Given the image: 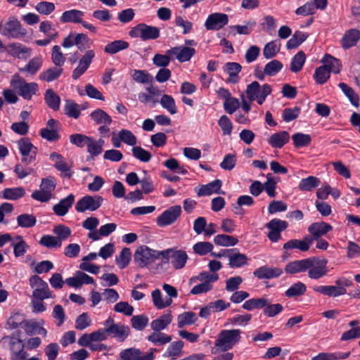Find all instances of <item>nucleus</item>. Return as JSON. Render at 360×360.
<instances>
[{"label": "nucleus", "instance_id": "obj_27", "mask_svg": "<svg viewBox=\"0 0 360 360\" xmlns=\"http://www.w3.org/2000/svg\"><path fill=\"white\" fill-rule=\"evenodd\" d=\"M34 279L41 283V288H36L33 291L32 296L40 301L51 297V292L49 290L47 283L42 280L41 278H36Z\"/></svg>", "mask_w": 360, "mask_h": 360}, {"label": "nucleus", "instance_id": "obj_38", "mask_svg": "<svg viewBox=\"0 0 360 360\" xmlns=\"http://www.w3.org/2000/svg\"><path fill=\"white\" fill-rule=\"evenodd\" d=\"M269 304V300L264 297L252 298L244 302L243 309L252 311L255 309H264Z\"/></svg>", "mask_w": 360, "mask_h": 360}, {"label": "nucleus", "instance_id": "obj_63", "mask_svg": "<svg viewBox=\"0 0 360 360\" xmlns=\"http://www.w3.org/2000/svg\"><path fill=\"white\" fill-rule=\"evenodd\" d=\"M118 136L120 138L122 142L129 146H135L137 142V139L133 133L128 129H122L118 134Z\"/></svg>", "mask_w": 360, "mask_h": 360}, {"label": "nucleus", "instance_id": "obj_21", "mask_svg": "<svg viewBox=\"0 0 360 360\" xmlns=\"http://www.w3.org/2000/svg\"><path fill=\"white\" fill-rule=\"evenodd\" d=\"M360 39V32L356 29H350L345 32L341 39L342 47L348 49L355 46Z\"/></svg>", "mask_w": 360, "mask_h": 360}, {"label": "nucleus", "instance_id": "obj_6", "mask_svg": "<svg viewBox=\"0 0 360 360\" xmlns=\"http://www.w3.org/2000/svg\"><path fill=\"white\" fill-rule=\"evenodd\" d=\"M103 202V198L101 195H86L77 201L75 210L78 212H84L86 210L95 211L101 206Z\"/></svg>", "mask_w": 360, "mask_h": 360}, {"label": "nucleus", "instance_id": "obj_60", "mask_svg": "<svg viewBox=\"0 0 360 360\" xmlns=\"http://www.w3.org/2000/svg\"><path fill=\"white\" fill-rule=\"evenodd\" d=\"M53 232L57 236V239L60 242L68 239L71 235L70 229L63 224L56 226L53 229Z\"/></svg>", "mask_w": 360, "mask_h": 360}, {"label": "nucleus", "instance_id": "obj_51", "mask_svg": "<svg viewBox=\"0 0 360 360\" xmlns=\"http://www.w3.org/2000/svg\"><path fill=\"white\" fill-rule=\"evenodd\" d=\"M42 65V59L41 57H35L31 59L27 65L21 68V72H27L30 75H35Z\"/></svg>", "mask_w": 360, "mask_h": 360}, {"label": "nucleus", "instance_id": "obj_11", "mask_svg": "<svg viewBox=\"0 0 360 360\" xmlns=\"http://www.w3.org/2000/svg\"><path fill=\"white\" fill-rule=\"evenodd\" d=\"M229 22V16L223 13H213L208 15L205 22L207 30H219Z\"/></svg>", "mask_w": 360, "mask_h": 360}, {"label": "nucleus", "instance_id": "obj_41", "mask_svg": "<svg viewBox=\"0 0 360 360\" xmlns=\"http://www.w3.org/2000/svg\"><path fill=\"white\" fill-rule=\"evenodd\" d=\"M129 46L127 41L123 40H115L111 43L108 44L104 49V51L109 54H115L117 52L127 49Z\"/></svg>", "mask_w": 360, "mask_h": 360}, {"label": "nucleus", "instance_id": "obj_1", "mask_svg": "<svg viewBox=\"0 0 360 360\" xmlns=\"http://www.w3.org/2000/svg\"><path fill=\"white\" fill-rule=\"evenodd\" d=\"M271 93V87L265 84L260 86L258 82L254 81L247 86L246 90L240 94L241 109L245 112L251 110L254 101L259 105H262L267 96Z\"/></svg>", "mask_w": 360, "mask_h": 360}, {"label": "nucleus", "instance_id": "obj_3", "mask_svg": "<svg viewBox=\"0 0 360 360\" xmlns=\"http://www.w3.org/2000/svg\"><path fill=\"white\" fill-rule=\"evenodd\" d=\"M158 250L150 248L146 245L139 247L134 252V261L140 268L148 267L157 259Z\"/></svg>", "mask_w": 360, "mask_h": 360}, {"label": "nucleus", "instance_id": "obj_13", "mask_svg": "<svg viewBox=\"0 0 360 360\" xmlns=\"http://www.w3.org/2000/svg\"><path fill=\"white\" fill-rule=\"evenodd\" d=\"M314 257H309L301 260H295L289 262L285 267V271L288 274H294L300 272H304L313 266Z\"/></svg>", "mask_w": 360, "mask_h": 360}, {"label": "nucleus", "instance_id": "obj_17", "mask_svg": "<svg viewBox=\"0 0 360 360\" xmlns=\"http://www.w3.org/2000/svg\"><path fill=\"white\" fill-rule=\"evenodd\" d=\"M282 273L283 270L281 268L263 266L257 269L253 272V275L259 279H271L280 276Z\"/></svg>", "mask_w": 360, "mask_h": 360}, {"label": "nucleus", "instance_id": "obj_19", "mask_svg": "<svg viewBox=\"0 0 360 360\" xmlns=\"http://www.w3.org/2000/svg\"><path fill=\"white\" fill-rule=\"evenodd\" d=\"M75 197L73 194L68 195L66 198L61 199L59 202L53 207L54 213L59 216H65L75 202Z\"/></svg>", "mask_w": 360, "mask_h": 360}, {"label": "nucleus", "instance_id": "obj_33", "mask_svg": "<svg viewBox=\"0 0 360 360\" xmlns=\"http://www.w3.org/2000/svg\"><path fill=\"white\" fill-rule=\"evenodd\" d=\"M131 77L136 82L142 84H152L154 82L153 77L146 70H133Z\"/></svg>", "mask_w": 360, "mask_h": 360}, {"label": "nucleus", "instance_id": "obj_7", "mask_svg": "<svg viewBox=\"0 0 360 360\" xmlns=\"http://www.w3.org/2000/svg\"><path fill=\"white\" fill-rule=\"evenodd\" d=\"M182 212L180 205L171 206L157 217L156 223L160 227H165L174 224Z\"/></svg>", "mask_w": 360, "mask_h": 360}, {"label": "nucleus", "instance_id": "obj_16", "mask_svg": "<svg viewBox=\"0 0 360 360\" xmlns=\"http://www.w3.org/2000/svg\"><path fill=\"white\" fill-rule=\"evenodd\" d=\"M105 331L108 335L117 339L120 342L124 341L130 334V328L128 326H125L120 323L117 325L111 326L105 328Z\"/></svg>", "mask_w": 360, "mask_h": 360}, {"label": "nucleus", "instance_id": "obj_46", "mask_svg": "<svg viewBox=\"0 0 360 360\" xmlns=\"http://www.w3.org/2000/svg\"><path fill=\"white\" fill-rule=\"evenodd\" d=\"M307 290L306 285L302 282L292 284L285 292L288 297H296L302 295Z\"/></svg>", "mask_w": 360, "mask_h": 360}, {"label": "nucleus", "instance_id": "obj_59", "mask_svg": "<svg viewBox=\"0 0 360 360\" xmlns=\"http://www.w3.org/2000/svg\"><path fill=\"white\" fill-rule=\"evenodd\" d=\"M330 73V70L323 65L316 69L314 77L318 84H323L329 79Z\"/></svg>", "mask_w": 360, "mask_h": 360}, {"label": "nucleus", "instance_id": "obj_30", "mask_svg": "<svg viewBox=\"0 0 360 360\" xmlns=\"http://www.w3.org/2000/svg\"><path fill=\"white\" fill-rule=\"evenodd\" d=\"M172 320V315L171 311H169L167 314L162 315L160 318L153 320L151 322V328L156 332L161 331L165 329Z\"/></svg>", "mask_w": 360, "mask_h": 360}, {"label": "nucleus", "instance_id": "obj_34", "mask_svg": "<svg viewBox=\"0 0 360 360\" xmlns=\"http://www.w3.org/2000/svg\"><path fill=\"white\" fill-rule=\"evenodd\" d=\"M241 65L235 62H229L225 64L224 70L229 75V81L233 84H236L238 82V74L241 70Z\"/></svg>", "mask_w": 360, "mask_h": 360}, {"label": "nucleus", "instance_id": "obj_9", "mask_svg": "<svg viewBox=\"0 0 360 360\" xmlns=\"http://www.w3.org/2000/svg\"><path fill=\"white\" fill-rule=\"evenodd\" d=\"M217 95L219 98L224 100L223 106L227 112H235L241 107V101L232 96L228 89L223 87L219 88L217 91Z\"/></svg>", "mask_w": 360, "mask_h": 360}, {"label": "nucleus", "instance_id": "obj_20", "mask_svg": "<svg viewBox=\"0 0 360 360\" xmlns=\"http://www.w3.org/2000/svg\"><path fill=\"white\" fill-rule=\"evenodd\" d=\"M169 256L171 264L175 269H181L185 266L188 259V255L185 251L172 248Z\"/></svg>", "mask_w": 360, "mask_h": 360}, {"label": "nucleus", "instance_id": "obj_61", "mask_svg": "<svg viewBox=\"0 0 360 360\" xmlns=\"http://www.w3.org/2000/svg\"><path fill=\"white\" fill-rule=\"evenodd\" d=\"M172 58V55H169L167 51L164 55L160 53L155 54L153 56V63L157 67L165 68L169 64Z\"/></svg>", "mask_w": 360, "mask_h": 360}, {"label": "nucleus", "instance_id": "obj_62", "mask_svg": "<svg viewBox=\"0 0 360 360\" xmlns=\"http://www.w3.org/2000/svg\"><path fill=\"white\" fill-rule=\"evenodd\" d=\"M277 181L271 176L270 174L266 175V181L263 184L264 190L266 191L268 195L274 198L276 195V188Z\"/></svg>", "mask_w": 360, "mask_h": 360}, {"label": "nucleus", "instance_id": "obj_22", "mask_svg": "<svg viewBox=\"0 0 360 360\" xmlns=\"http://www.w3.org/2000/svg\"><path fill=\"white\" fill-rule=\"evenodd\" d=\"M8 52L10 55L20 58L26 59L30 56L31 49L19 43H12L8 46Z\"/></svg>", "mask_w": 360, "mask_h": 360}, {"label": "nucleus", "instance_id": "obj_39", "mask_svg": "<svg viewBox=\"0 0 360 360\" xmlns=\"http://www.w3.org/2000/svg\"><path fill=\"white\" fill-rule=\"evenodd\" d=\"M83 15L84 13L82 11L72 9L64 12L60 17V21L63 23L70 22L80 23Z\"/></svg>", "mask_w": 360, "mask_h": 360}, {"label": "nucleus", "instance_id": "obj_29", "mask_svg": "<svg viewBox=\"0 0 360 360\" xmlns=\"http://www.w3.org/2000/svg\"><path fill=\"white\" fill-rule=\"evenodd\" d=\"M323 66L330 70V72L338 74L341 70V62L333 56L326 54L321 60Z\"/></svg>", "mask_w": 360, "mask_h": 360}, {"label": "nucleus", "instance_id": "obj_54", "mask_svg": "<svg viewBox=\"0 0 360 360\" xmlns=\"http://www.w3.org/2000/svg\"><path fill=\"white\" fill-rule=\"evenodd\" d=\"M62 68H51L40 74L39 78L46 82H51L57 79L62 73Z\"/></svg>", "mask_w": 360, "mask_h": 360}, {"label": "nucleus", "instance_id": "obj_15", "mask_svg": "<svg viewBox=\"0 0 360 360\" xmlns=\"http://www.w3.org/2000/svg\"><path fill=\"white\" fill-rule=\"evenodd\" d=\"M94 56L95 53L93 50H89L85 53L79 60L78 66L72 72L74 79H77L87 70Z\"/></svg>", "mask_w": 360, "mask_h": 360}, {"label": "nucleus", "instance_id": "obj_40", "mask_svg": "<svg viewBox=\"0 0 360 360\" xmlns=\"http://www.w3.org/2000/svg\"><path fill=\"white\" fill-rule=\"evenodd\" d=\"M44 99L48 106L53 111L59 110L60 98L53 89H49L46 91Z\"/></svg>", "mask_w": 360, "mask_h": 360}, {"label": "nucleus", "instance_id": "obj_43", "mask_svg": "<svg viewBox=\"0 0 360 360\" xmlns=\"http://www.w3.org/2000/svg\"><path fill=\"white\" fill-rule=\"evenodd\" d=\"M214 243L217 245L224 247L234 246L238 243V240L236 237L232 236L219 234L214 237Z\"/></svg>", "mask_w": 360, "mask_h": 360}, {"label": "nucleus", "instance_id": "obj_42", "mask_svg": "<svg viewBox=\"0 0 360 360\" xmlns=\"http://www.w3.org/2000/svg\"><path fill=\"white\" fill-rule=\"evenodd\" d=\"M147 339L155 345H164L171 342L172 336L161 333L160 331H155L148 336Z\"/></svg>", "mask_w": 360, "mask_h": 360}, {"label": "nucleus", "instance_id": "obj_12", "mask_svg": "<svg viewBox=\"0 0 360 360\" xmlns=\"http://www.w3.org/2000/svg\"><path fill=\"white\" fill-rule=\"evenodd\" d=\"M315 260L314 261L313 266L309 268L308 276L311 279H319L328 273L326 259H320L318 257H314Z\"/></svg>", "mask_w": 360, "mask_h": 360}, {"label": "nucleus", "instance_id": "obj_44", "mask_svg": "<svg viewBox=\"0 0 360 360\" xmlns=\"http://www.w3.org/2000/svg\"><path fill=\"white\" fill-rule=\"evenodd\" d=\"M131 252L129 248H124L120 255L116 257L115 262L117 265L123 269L126 268L131 260Z\"/></svg>", "mask_w": 360, "mask_h": 360}, {"label": "nucleus", "instance_id": "obj_53", "mask_svg": "<svg viewBox=\"0 0 360 360\" xmlns=\"http://www.w3.org/2000/svg\"><path fill=\"white\" fill-rule=\"evenodd\" d=\"M131 151L133 156L141 162H148L151 160V153L141 146H134Z\"/></svg>", "mask_w": 360, "mask_h": 360}, {"label": "nucleus", "instance_id": "obj_14", "mask_svg": "<svg viewBox=\"0 0 360 360\" xmlns=\"http://www.w3.org/2000/svg\"><path fill=\"white\" fill-rule=\"evenodd\" d=\"M167 53L172 55L173 58L175 56L179 62L183 63L190 60L195 55V50L188 46H179L167 50Z\"/></svg>", "mask_w": 360, "mask_h": 360}, {"label": "nucleus", "instance_id": "obj_8", "mask_svg": "<svg viewBox=\"0 0 360 360\" xmlns=\"http://www.w3.org/2000/svg\"><path fill=\"white\" fill-rule=\"evenodd\" d=\"M0 33L4 36L18 39L24 37L27 32L22 27L20 22L16 19H10L2 26L0 25Z\"/></svg>", "mask_w": 360, "mask_h": 360}, {"label": "nucleus", "instance_id": "obj_49", "mask_svg": "<svg viewBox=\"0 0 360 360\" xmlns=\"http://www.w3.org/2000/svg\"><path fill=\"white\" fill-rule=\"evenodd\" d=\"M292 139L295 147L297 148L307 146L311 141L310 135L300 132L293 134Z\"/></svg>", "mask_w": 360, "mask_h": 360}, {"label": "nucleus", "instance_id": "obj_50", "mask_svg": "<svg viewBox=\"0 0 360 360\" xmlns=\"http://www.w3.org/2000/svg\"><path fill=\"white\" fill-rule=\"evenodd\" d=\"M178 327L181 328L186 325H191L197 321L196 315L194 312H184L178 316Z\"/></svg>", "mask_w": 360, "mask_h": 360}, {"label": "nucleus", "instance_id": "obj_64", "mask_svg": "<svg viewBox=\"0 0 360 360\" xmlns=\"http://www.w3.org/2000/svg\"><path fill=\"white\" fill-rule=\"evenodd\" d=\"M283 68V64L278 60H273L265 65V73L269 76H274Z\"/></svg>", "mask_w": 360, "mask_h": 360}, {"label": "nucleus", "instance_id": "obj_35", "mask_svg": "<svg viewBox=\"0 0 360 360\" xmlns=\"http://www.w3.org/2000/svg\"><path fill=\"white\" fill-rule=\"evenodd\" d=\"M25 194L22 187L7 188L1 192V198L10 200H17Z\"/></svg>", "mask_w": 360, "mask_h": 360}, {"label": "nucleus", "instance_id": "obj_5", "mask_svg": "<svg viewBox=\"0 0 360 360\" xmlns=\"http://www.w3.org/2000/svg\"><path fill=\"white\" fill-rule=\"evenodd\" d=\"M129 35L131 37H140L143 41L155 39L160 36V30L156 27L140 23L130 30Z\"/></svg>", "mask_w": 360, "mask_h": 360}, {"label": "nucleus", "instance_id": "obj_48", "mask_svg": "<svg viewBox=\"0 0 360 360\" xmlns=\"http://www.w3.org/2000/svg\"><path fill=\"white\" fill-rule=\"evenodd\" d=\"M18 225L22 228H31L35 226L37 219L30 214H22L17 217Z\"/></svg>", "mask_w": 360, "mask_h": 360}, {"label": "nucleus", "instance_id": "obj_47", "mask_svg": "<svg viewBox=\"0 0 360 360\" xmlns=\"http://www.w3.org/2000/svg\"><path fill=\"white\" fill-rule=\"evenodd\" d=\"M306 56L303 51H300L294 56L290 63V70L297 73L300 72L305 62Z\"/></svg>", "mask_w": 360, "mask_h": 360}, {"label": "nucleus", "instance_id": "obj_55", "mask_svg": "<svg viewBox=\"0 0 360 360\" xmlns=\"http://www.w3.org/2000/svg\"><path fill=\"white\" fill-rule=\"evenodd\" d=\"M256 25V22L253 20H250L245 22L243 25H237L231 26L230 28L235 29L239 34H250Z\"/></svg>", "mask_w": 360, "mask_h": 360}, {"label": "nucleus", "instance_id": "obj_32", "mask_svg": "<svg viewBox=\"0 0 360 360\" xmlns=\"http://www.w3.org/2000/svg\"><path fill=\"white\" fill-rule=\"evenodd\" d=\"M320 183L321 181L319 178L314 176H309L300 180L298 188L302 191H311L317 188Z\"/></svg>", "mask_w": 360, "mask_h": 360}, {"label": "nucleus", "instance_id": "obj_28", "mask_svg": "<svg viewBox=\"0 0 360 360\" xmlns=\"http://www.w3.org/2000/svg\"><path fill=\"white\" fill-rule=\"evenodd\" d=\"M8 345L12 352L11 360H25L28 356V354L24 352L25 345L23 342H11Z\"/></svg>", "mask_w": 360, "mask_h": 360}, {"label": "nucleus", "instance_id": "obj_52", "mask_svg": "<svg viewBox=\"0 0 360 360\" xmlns=\"http://www.w3.org/2000/svg\"><path fill=\"white\" fill-rule=\"evenodd\" d=\"M148 318L143 314L134 316L131 319L132 328L137 330H143L148 324Z\"/></svg>", "mask_w": 360, "mask_h": 360}, {"label": "nucleus", "instance_id": "obj_25", "mask_svg": "<svg viewBox=\"0 0 360 360\" xmlns=\"http://www.w3.org/2000/svg\"><path fill=\"white\" fill-rule=\"evenodd\" d=\"M290 140V134L285 131L273 134L268 140V143L276 148H281Z\"/></svg>", "mask_w": 360, "mask_h": 360}, {"label": "nucleus", "instance_id": "obj_57", "mask_svg": "<svg viewBox=\"0 0 360 360\" xmlns=\"http://www.w3.org/2000/svg\"><path fill=\"white\" fill-rule=\"evenodd\" d=\"M26 320L23 314L20 313H13L8 319L7 323L10 328L15 329L19 326L23 328Z\"/></svg>", "mask_w": 360, "mask_h": 360}, {"label": "nucleus", "instance_id": "obj_37", "mask_svg": "<svg viewBox=\"0 0 360 360\" xmlns=\"http://www.w3.org/2000/svg\"><path fill=\"white\" fill-rule=\"evenodd\" d=\"M20 153L22 156L29 155L33 153H37V148L35 147L28 138H21L18 141Z\"/></svg>", "mask_w": 360, "mask_h": 360}, {"label": "nucleus", "instance_id": "obj_2", "mask_svg": "<svg viewBox=\"0 0 360 360\" xmlns=\"http://www.w3.org/2000/svg\"><path fill=\"white\" fill-rule=\"evenodd\" d=\"M240 333L241 331L239 329L221 330L214 342V346L211 349L212 354H217L219 352H225L231 349L236 344L240 342Z\"/></svg>", "mask_w": 360, "mask_h": 360}, {"label": "nucleus", "instance_id": "obj_10", "mask_svg": "<svg viewBox=\"0 0 360 360\" xmlns=\"http://www.w3.org/2000/svg\"><path fill=\"white\" fill-rule=\"evenodd\" d=\"M288 226L287 221L273 219L266 224V227L269 229L267 234L268 238L273 243L278 242L281 238V232L285 230Z\"/></svg>", "mask_w": 360, "mask_h": 360}, {"label": "nucleus", "instance_id": "obj_24", "mask_svg": "<svg viewBox=\"0 0 360 360\" xmlns=\"http://www.w3.org/2000/svg\"><path fill=\"white\" fill-rule=\"evenodd\" d=\"M332 229V226L324 221L314 222L308 227V231L318 239Z\"/></svg>", "mask_w": 360, "mask_h": 360}, {"label": "nucleus", "instance_id": "obj_56", "mask_svg": "<svg viewBox=\"0 0 360 360\" xmlns=\"http://www.w3.org/2000/svg\"><path fill=\"white\" fill-rule=\"evenodd\" d=\"M213 245L210 242H198L193 247V252L200 256H203L210 252L213 250Z\"/></svg>", "mask_w": 360, "mask_h": 360}, {"label": "nucleus", "instance_id": "obj_45", "mask_svg": "<svg viewBox=\"0 0 360 360\" xmlns=\"http://www.w3.org/2000/svg\"><path fill=\"white\" fill-rule=\"evenodd\" d=\"M308 35L301 31H296L292 37L288 41L286 47L288 49H292L298 47L306 40Z\"/></svg>", "mask_w": 360, "mask_h": 360}, {"label": "nucleus", "instance_id": "obj_4", "mask_svg": "<svg viewBox=\"0 0 360 360\" xmlns=\"http://www.w3.org/2000/svg\"><path fill=\"white\" fill-rule=\"evenodd\" d=\"M11 85L17 90L19 95L27 100L30 99L38 90V86L35 82L27 83L18 75L13 76Z\"/></svg>", "mask_w": 360, "mask_h": 360}, {"label": "nucleus", "instance_id": "obj_58", "mask_svg": "<svg viewBox=\"0 0 360 360\" xmlns=\"http://www.w3.org/2000/svg\"><path fill=\"white\" fill-rule=\"evenodd\" d=\"M87 108L88 104L86 103L77 104L72 100H66L65 105L64 106V110L65 112H80Z\"/></svg>", "mask_w": 360, "mask_h": 360}, {"label": "nucleus", "instance_id": "obj_23", "mask_svg": "<svg viewBox=\"0 0 360 360\" xmlns=\"http://www.w3.org/2000/svg\"><path fill=\"white\" fill-rule=\"evenodd\" d=\"M314 290L324 295L334 297L347 293V290H344L342 288H339L338 285H318L314 287Z\"/></svg>", "mask_w": 360, "mask_h": 360}, {"label": "nucleus", "instance_id": "obj_18", "mask_svg": "<svg viewBox=\"0 0 360 360\" xmlns=\"http://www.w3.org/2000/svg\"><path fill=\"white\" fill-rule=\"evenodd\" d=\"M142 352L137 348L130 347L123 349L120 353V358L123 360H151L152 354L141 355Z\"/></svg>", "mask_w": 360, "mask_h": 360}, {"label": "nucleus", "instance_id": "obj_36", "mask_svg": "<svg viewBox=\"0 0 360 360\" xmlns=\"http://www.w3.org/2000/svg\"><path fill=\"white\" fill-rule=\"evenodd\" d=\"M184 342L182 340L173 342L163 354L164 357H171L172 360L181 356Z\"/></svg>", "mask_w": 360, "mask_h": 360}, {"label": "nucleus", "instance_id": "obj_31", "mask_svg": "<svg viewBox=\"0 0 360 360\" xmlns=\"http://www.w3.org/2000/svg\"><path fill=\"white\" fill-rule=\"evenodd\" d=\"M229 265L231 268H238L247 264L248 257L245 254L240 253L238 250L231 252L229 255Z\"/></svg>", "mask_w": 360, "mask_h": 360}, {"label": "nucleus", "instance_id": "obj_26", "mask_svg": "<svg viewBox=\"0 0 360 360\" xmlns=\"http://www.w3.org/2000/svg\"><path fill=\"white\" fill-rule=\"evenodd\" d=\"M221 185L222 182L219 179H216L206 185H202L198 191V195L207 196L212 193H219Z\"/></svg>", "mask_w": 360, "mask_h": 360}]
</instances>
